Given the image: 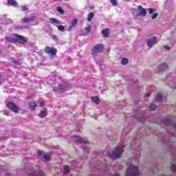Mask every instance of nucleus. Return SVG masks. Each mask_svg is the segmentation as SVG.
Masks as SVG:
<instances>
[{
    "label": "nucleus",
    "instance_id": "nucleus-1",
    "mask_svg": "<svg viewBox=\"0 0 176 176\" xmlns=\"http://www.w3.org/2000/svg\"><path fill=\"white\" fill-rule=\"evenodd\" d=\"M140 175V171L138 170V166L131 165L125 173V176H138Z\"/></svg>",
    "mask_w": 176,
    "mask_h": 176
},
{
    "label": "nucleus",
    "instance_id": "nucleus-2",
    "mask_svg": "<svg viewBox=\"0 0 176 176\" xmlns=\"http://www.w3.org/2000/svg\"><path fill=\"white\" fill-rule=\"evenodd\" d=\"M123 153V147L121 145H118L116 147L111 155H109L111 159H119L120 157V155Z\"/></svg>",
    "mask_w": 176,
    "mask_h": 176
},
{
    "label": "nucleus",
    "instance_id": "nucleus-3",
    "mask_svg": "<svg viewBox=\"0 0 176 176\" xmlns=\"http://www.w3.org/2000/svg\"><path fill=\"white\" fill-rule=\"evenodd\" d=\"M6 107L10 111H12L14 113H19V111H20V108L19 106L15 104L14 102H8L6 104Z\"/></svg>",
    "mask_w": 176,
    "mask_h": 176
},
{
    "label": "nucleus",
    "instance_id": "nucleus-4",
    "mask_svg": "<svg viewBox=\"0 0 176 176\" xmlns=\"http://www.w3.org/2000/svg\"><path fill=\"white\" fill-rule=\"evenodd\" d=\"M44 50L46 54H50V56H56V54H57V49L54 47H50L49 46H46L44 48Z\"/></svg>",
    "mask_w": 176,
    "mask_h": 176
},
{
    "label": "nucleus",
    "instance_id": "nucleus-5",
    "mask_svg": "<svg viewBox=\"0 0 176 176\" xmlns=\"http://www.w3.org/2000/svg\"><path fill=\"white\" fill-rule=\"evenodd\" d=\"M102 50H104V45L102 44L96 45L92 50V54L96 55L98 53H101Z\"/></svg>",
    "mask_w": 176,
    "mask_h": 176
},
{
    "label": "nucleus",
    "instance_id": "nucleus-6",
    "mask_svg": "<svg viewBox=\"0 0 176 176\" xmlns=\"http://www.w3.org/2000/svg\"><path fill=\"white\" fill-rule=\"evenodd\" d=\"M28 42L27 37L21 36L20 34H16V43H20L21 45H25Z\"/></svg>",
    "mask_w": 176,
    "mask_h": 176
},
{
    "label": "nucleus",
    "instance_id": "nucleus-7",
    "mask_svg": "<svg viewBox=\"0 0 176 176\" xmlns=\"http://www.w3.org/2000/svg\"><path fill=\"white\" fill-rule=\"evenodd\" d=\"M138 9L139 10L137 14L138 17H140V16H141L142 17H145V16H146V10L142 8V6H139L138 7Z\"/></svg>",
    "mask_w": 176,
    "mask_h": 176
},
{
    "label": "nucleus",
    "instance_id": "nucleus-8",
    "mask_svg": "<svg viewBox=\"0 0 176 176\" xmlns=\"http://www.w3.org/2000/svg\"><path fill=\"white\" fill-rule=\"evenodd\" d=\"M162 123L164 124H165L166 126H173V127H174V129L176 130V124L173 123V122H171V120H170V119L164 118L162 120Z\"/></svg>",
    "mask_w": 176,
    "mask_h": 176
},
{
    "label": "nucleus",
    "instance_id": "nucleus-9",
    "mask_svg": "<svg viewBox=\"0 0 176 176\" xmlns=\"http://www.w3.org/2000/svg\"><path fill=\"white\" fill-rule=\"evenodd\" d=\"M146 43L147 46L151 47L152 45H155V43H157V37L153 36L152 38L148 39Z\"/></svg>",
    "mask_w": 176,
    "mask_h": 176
},
{
    "label": "nucleus",
    "instance_id": "nucleus-10",
    "mask_svg": "<svg viewBox=\"0 0 176 176\" xmlns=\"http://www.w3.org/2000/svg\"><path fill=\"white\" fill-rule=\"evenodd\" d=\"M33 21H35V16L32 17H25L21 19V22L25 24H28V23H33Z\"/></svg>",
    "mask_w": 176,
    "mask_h": 176
},
{
    "label": "nucleus",
    "instance_id": "nucleus-11",
    "mask_svg": "<svg viewBox=\"0 0 176 176\" xmlns=\"http://www.w3.org/2000/svg\"><path fill=\"white\" fill-rule=\"evenodd\" d=\"M7 5L13 6V8H19V3L16 0H8Z\"/></svg>",
    "mask_w": 176,
    "mask_h": 176
},
{
    "label": "nucleus",
    "instance_id": "nucleus-12",
    "mask_svg": "<svg viewBox=\"0 0 176 176\" xmlns=\"http://www.w3.org/2000/svg\"><path fill=\"white\" fill-rule=\"evenodd\" d=\"M73 140L74 141H78V142H80L81 144H86V141H85V140L82 139V138H80V136H78V135H74L73 136Z\"/></svg>",
    "mask_w": 176,
    "mask_h": 176
},
{
    "label": "nucleus",
    "instance_id": "nucleus-13",
    "mask_svg": "<svg viewBox=\"0 0 176 176\" xmlns=\"http://www.w3.org/2000/svg\"><path fill=\"white\" fill-rule=\"evenodd\" d=\"M6 40L11 43H16V34H14V37H6Z\"/></svg>",
    "mask_w": 176,
    "mask_h": 176
},
{
    "label": "nucleus",
    "instance_id": "nucleus-14",
    "mask_svg": "<svg viewBox=\"0 0 176 176\" xmlns=\"http://www.w3.org/2000/svg\"><path fill=\"white\" fill-rule=\"evenodd\" d=\"M91 100L92 102L97 104V105H98V104H100V102H101V100H100V98L98 96H93L91 98Z\"/></svg>",
    "mask_w": 176,
    "mask_h": 176
},
{
    "label": "nucleus",
    "instance_id": "nucleus-15",
    "mask_svg": "<svg viewBox=\"0 0 176 176\" xmlns=\"http://www.w3.org/2000/svg\"><path fill=\"white\" fill-rule=\"evenodd\" d=\"M72 26H70L68 28V31H71V30H72V28H74V27H76L77 24H78V19H73V21L71 23Z\"/></svg>",
    "mask_w": 176,
    "mask_h": 176
},
{
    "label": "nucleus",
    "instance_id": "nucleus-16",
    "mask_svg": "<svg viewBox=\"0 0 176 176\" xmlns=\"http://www.w3.org/2000/svg\"><path fill=\"white\" fill-rule=\"evenodd\" d=\"M102 34L104 38H108L109 36V29H105L102 31Z\"/></svg>",
    "mask_w": 176,
    "mask_h": 176
},
{
    "label": "nucleus",
    "instance_id": "nucleus-17",
    "mask_svg": "<svg viewBox=\"0 0 176 176\" xmlns=\"http://www.w3.org/2000/svg\"><path fill=\"white\" fill-rule=\"evenodd\" d=\"M168 68V65L166 63H162V65H160L159 67V70L160 71H166Z\"/></svg>",
    "mask_w": 176,
    "mask_h": 176
},
{
    "label": "nucleus",
    "instance_id": "nucleus-18",
    "mask_svg": "<svg viewBox=\"0 0 176 176\" xmlns=\"http://www.w3.org/2000/svg\"><path fill=\"white\" fill-rule=\"evenodd\" d=\"M155 99L159 102H162V101H163V95L160 93H158L155 96Z\"/></svg>",
    "mask_w": 176,
    "mask_h": 176
},
{
    "label": "nucleus",
    "instance_id": "nucleus-19",
    "mask_svg": "<svg viewBox=\"0 0 176 176\" xmlns=\"http://www.w3.org/2000/svg\"><path fill=\"white\" fill-rule=\"evenodd\" d=\"M50 21L52 24H61V21H60L54 18H51L50 19Z\"/></svg>",
    "mask_w": 176,
    "mask_h": 176
},
{
    "label": "nucleus",
    "instance_id": "nucleus-20",
    "mask_svg": "<svg viewBox=\"0 0 176 176\" xmlns=\"http://www.w3.org/2000/svg\"><path fill=\"white\" fill-rule=\"evenodd\" d=\"M38 116L40 118H46L47 116V111H41L39 113Z\"/></svg>",
    "mask_w": 176,
    "mask_h": 176
},
{
    "label": "nucleus",
    "instance_id": "nucleus-21",
    "mask_svg": "<svg viewBox=\"0 0 176 176\" xmlns=\"http://www.w3.org/2000/svg\"><path fill=\"white\" fill-rule=\"evenodd\" d=\"M93 17H94V13L89 12L87 16V21H91L93 20Z\"/></svg>",
    "mask_w": 176,
    "mask_h": 176
},
{
    "label": "nucleus",
    "instance_id": "nucleus-22",
    "mask_svg": "<svg viewBox=\"0 0 176 176\" xmlns=\"http://www.w3.org/2000/svg\"><path fill=\"white\" fill-rule=\"evenodd\" d=\"M29 107L31 109H35V108H36V103H35V102H30Z\"/></svg>",
    "mask_w": 176,
    "mask_h": 176
},
{
    "label": "nucleus",
    "instance_id": "nucleus-23",
    "mask_svg": "<svg viewBox=\"0 0 176 176\" xmlns=\"http://www.w3.org/2000/svg\"><path fill=\"white\" fill-rule=\"evenodd\" d=\"M30 176H45V175L42 172H41L39 174H38V172L36 171L33 173H31Z\"/></svg>",
    "mask_w": 176,
    "mask_h": 176
},
{
    "label": "nucleus",
    "instance_id": "nucleus-24",
    "mask_svg": "<svg viewBox=\"0 0 176 176\" xmlns=\"http://www.w3.org/2000/svg\"><path fill=\"white\" fill-rule=\"evenodd\" d=\"M85 33L84 34V35H87V34H89V32H90V31H91V26H88V27L85 28Z\"/></svg>",
    "mask_w": 176,
    "mask_h": 176
},
{
    "label": "nucleus",
    "instance_id": "nucleus-25",
    "mask_svg": "<svg viewBox=\"0 0 176 176\" xmlns=\"http://www.w3.org/2000/svg\"><path fill=\"white\" fill-rule=\"evenodd\" d=\"M58 30L62 32H64V31H65V26L60 25L58 26Z\"/></svg>",
    "mask_w": 176,
    "mask_h": 176
},
{
    "label": "nucleus",
    "instance_id": "nucleus-26",
    "mask_svg": "<svg viewBox=\"0 0 176 176\" xmlns=\"http://www.w3.org/2000/svg\"><path fill=\"white\" fill-rule=\"evenodd\" d=\"M56 10H57V12H60V14H64V10H63V8H61V7H58V8H56Z\"/></svg>",
    "mask_w": 176,
    "mask_h": 176
},
{
    "label": "nucleus",
    "instance_id": "nucleus-27",
    "mask_svg": "<svg viewBox=\"0 0 176 176\" xmlns=\"http://www.w3.org/2000/svg\"><path fill=\"white\" fill-rule=\"evenodd\" d=\"M64 171H65V173H69V171H70L69 166H67V165L65 166H64Z\"/></svg>",
    "mask_w": 176,
    "mask_h": 176
},
{
    "label": "nucleus",
    "instance_id": "nucleus-28",
    "mask_svg": "<svg viewBox=\"0 0 176 176\" xmlns=\"http://www.w3.org/2000/svg\"><path fill=\"white\" fill-rule=\"evenodd\" d=\"M110 2L111 4H113V6H118V1L116 0H110Z\"/></svg>",
    "mask_w": 176,
    "mask_h": 176
},
{
    "label": "nucleus",
    "instance_id": "nucleus-29",
    "mask_svg": "<svg viewBox=\"0 0 176 176\" xmlns=\"http://www.w3.org/2000/svg\"><path fill=\"white\" fill-rule=\"evenodd\" d=\"M122 64L124 65H126V64H129V59H127V58H124L123 59H122Z\"/></svg>",
    "mask_w": 176,
    "mask_h": 176
},
{
    "label": "nucleus",
    "instance_id": "nucleus-30",
    "mask_svg": "<svg viewBox=\"0 0 176 176\" xmlns=\"http://www.w3.org/2000/svg\"><path fill=\"white\" fill-rule=\"evenodd\" d=\"M170 170L171 171H173V173H176V166L175 164H173L170 166Z\"/></svg>",
    "mask_w": 176,
    "mask_h": 176
},
{
    "label": "nucleus",
    "instance_id": "nucleus-31",
    "mask_svg": "<svg viewBox=\"0 0 176 176\" xmlns=\"http://www.w3.org/2000/svg\"><path fill=\"white\" fill-rule=\"evenodd\" d=\"M150 109L151 111H155V109H156V104H151L150 105Z\"/></svg>",
    "mask_w": 176,
    "mask_h": 176
},
{
    "label": "nucleus",
    "instance_id": "nucleus-32",
    "mask_svg": "<svg viewBox=\"0 0 176 176\" xmlns=\"http://www.w3.org/2000/svg\"><path fill=\"white\" fill-rule=\"evenodd\" d=\"M58 90H60V91H64V86H63V85H60L58 87Z\"/></svg>",
    "mask_w": 176,
    "mask_h": 176
},
{
    "label": "nucleus",
    "instance_id": "nucleus-33",
    "mask_svg": "<svg viewBox=\"0 0 176 176\" xmlns=\"http://www.w3.org/2000/svg\"><path fill=\"white\" fill-rule=\"evenodd\" d=\"M44 159L45 162H49V160H50V157L49 155H44Z\"/></svg>",
    "mask_w": 176,
    "mask_h": 176
},
{
    "label": "nucleus",
    "instance_id": "nucleus-34",
    "mask_svg": "<svg viewBox=\"0 0 176 176\" xmlns=\"http://www.w3.org/2000/svg\"><path fill=\"white\" fill-rule=\"evenodd\" d=\"M157 17V12L153 14L151 16V19H152V20H155Z\"/></svg>",
    "mask_w": 176,
    "mask_h": 176
},
{
    "label": "nucleus",
    "instance_id": "nucleus-35",
    "mask_svg": "<svg viewBox=\"0 0 176 176\" xmlns=\"http://www.w3.org/2000/svg\"><path fill=\"white\" fill-rule=\"evenodd\" d=\"M153 12H155V10L153 8H150L148 10V13L150 14H152L153 13Z\"/></svg>",
    "mask_w": 176,
    "mask_h": 176
},
{
    "label": "nucleus",
    "instance_id": "nucleus-36",
    "mask_svg": "<svg viewBox=\"0 0 176 176\" xmlns=\"http://www.w3.org/2000/svg\"><path fill=\"white\" fill-rule=\"evenodd\" d=\"M27 10H28L27 6H22L23 12H26Z\"/></svg>",
    "mask_w": 176,
    "mask_h": 176
},
{
    "label": "nucleus",
    "instance_id": "nucleus-37",
    "mask_svg": "<svg viewBox=\"0 0 176 176\" xmlns=\"http://www.w3.org/2000/svg\"><path fill=\"white\" fill-rule=\"evenodd\" d=\"M164 49H166V50H170V46L164 45Z\"/></svg>",
    "mask_w": 176,
    "mask_h": 176
},
{
    "label": "nucleus",
    "instance_id": "nucleus-38",
    "mask_svg": "<svg viewBox=\"0 0 176 176\" xmlns=\"http://www.w3.org/2000/svg\"><path fill=\"white\" fill-rule=\"evenodd\" d=\"M40 107H45V102H41L40 103Z\"/></svg>",
    "mask_w": 176,
    "mask_h": 176
},
{
    "label": "nucleus",
    "instance_id": "nucleus-39",
    "mask_svg": "<svg viewBox=\"0 0 176 176\" xmlns=\"http://www.w3.org/2000/svg\"><path fill=\"white\" fill-rule=\"evenodd\" d=\"M52 38L54 41H57V36H53Z\"/></svg>",
    "mask_w": 176,
    "mask_h": 176
},
{
    "label": "nucleus",
    "instance_id": "nucleus-40",
    "mask_svg": "<svg viewBox=\"0 0 176 176\" xmlns=\"http://www.w3.org/2000/svg\"><path fill=\"white\" fill-rule=\"evenodd\" d=\"M151 96V94H149V93H147L146 94V97H149Z\"/></svg>",
    "mask_w": 176,
    "mask_h": 176
},
{
    "label": "nucleus",
    "instance_id": "nucleus-41",
    "mask_svg": "<svg viewBox=\"0 0 176 176\" xmlns=\"http://www.w3.org/2000/svg\"><path fill=\"white\" fill-rule=\"evenodd\" d=\"M113 176H120V175L119 173H116V174L113 175Z\"/></svg>",
    "mask_w": 176,
    "mask_h": 176
},
{
    "label": "nucleus",
    "instance_id": "nucleus-42",
    "mask_svg": "<svg viewBox=\"0 0 176 176\" xmlns=\"http://www.w3.org/2000/svg\"><path fill=\"white\" fill-rule=\"evenodd\" d=\"M41 155H42V153H41V152L38 153V156H41Z\"/></svg>",
    "mask_w": 176,
    "mask_h": 176
}]
</instances>
